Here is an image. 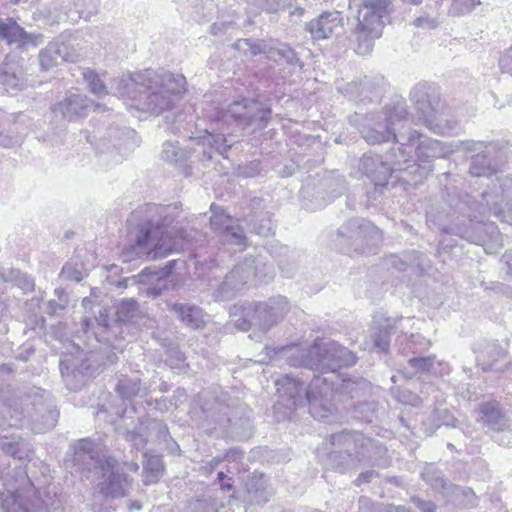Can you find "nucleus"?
I'll return each mask as SVG.
<instances>
[{"label":"nucleus","mask_w":512,"mask_h":512,"mask_svg":"<svg viewBox=\"0 0 512 512\" xmlns=\"http://www.w3.org/2000/svg\"><path fill=\"white\" fill-rule=\"evenodd\" d=\"M61 277L66 280L79 282L83 279V271L82 266H79L77 263L73 264L71 262L66 263L61 270Z\"/></svg>","instance_id":"60"},{"label":"nucleus","mask_w":512,"mask_h":512,"mask_svg":"<svg viewBox=\"0 0 512 512\" xmlns=\"http://www.w3.org/2000/svg\"><path fill=\"white\" fill-rule=\"evenodd\" d=\"M271 113L270 107L265 106L262 102L248 98L234 101L226 109L214 104L204 108L205 117L212 123H215L221 133H208V136L204 139V144L207 143L209 148L203 149L202 160H211L214 152L227 157L226 153L232 144L228 143L224 134L225 126L228 127L233 123L243 130L249 127L253 131L261 130L267 126Z\"/></svg>","instance_id":"4"},{"label":"nucleus","mask_w":512,"mask_h":512,"mask_svg":"<svg viewBox=\"0 0 512 512\" xmlns=\"http://www.w3.org/2000/svg\"><path fill=\"white\" fill-rule=\"evenodd\" d=\"M397 158H401L397 147L389 151L387 160H383L382 156L377 154L365 153L360 159L359 169L375 186L384 187L392 172L399 171L404 174V170L398 169L395 165Z\"/></svg>","instance_id":"23"},{"label":"nucleus","mask_w":512,"mask_h":512,"mask_svg":"<svg viewBox=\"0 0 512 512\" xmlns=\"http://www.w3.org/2000/svg\"><path fill=\"white\" fill-rule=\"evenodd\" d=\"M94 322L97 326V331H94L95 337L99 342L109 343L110 337L106 335L110 329L118 328L119 324L117 321L110 319L109 310L104 307H100L97 315L95 316Z\"/></svg>","instance_id":"46"},{"label":"nucleus","mask_w":512,"mask_h":512,"mask_svg":"<svg viewBox=\"0 0 512 512\" xmlns=\"http://www.w3.org/2000/svg\"><path fill=\"white\" fill-rule=\"evenodd\" d=\"M92 352L77 351L76 355H64L60 359V372L69 390L81 389L97 370Z\"/></svg>","instance_id":"19"},{"label":"nucleus","mask_w":512,"mask_h":512,"mask_svg":"<svg viewBox=\"0 0 512 512\" xmlns=\"http://www.w3.org/2000/svg\"><path fill=\"white\" fill-rule=\"evenodd\" d=\"M0 280L3 282H14L24 292L34 289V280L16 269L0 267Z\"/></svg>","instance_id":"48"},{"label":"nucleus","mask_w":512,"mask_h":512,"mask_svg":"<svg viewBox=\"0 0 512 512\" xmlns=\"http://www.w3.org/2000/svg\"><path fill=\"white\" fill-rule=\"evenodd\" d=\"M273 40H254V39H242L236 43L238 49L244 50L245 53L249 52L250 55L256 56L264 54L269 59L271 53Z\"/></svg>","instance_id":"49"},{"label":"nucleus","mask_w":512,"mask_h":512,"mask_svg":"<svg viewBox=\"0 0 512 512\" xmlns=\"http://www.w3.org/2000/svg\"><path fill=\"white\" fill-rule=\"evenodd\" d=\"M275 271L265 256H247L228 272L217 285L214 297L224 301L235 297L248 284L268 283L273 280Z\"/></svg>","instance_id":"11"},{"label":"nucleus","mask_w":512,"mask_h":512,"mask_svg":"<svg viewBox=\"0 0 512 512\" xmlns=\"http://www.w3.org/2000/svg\"><path fill=\"white\" fill-rule=\"evenodd\" d=\"M404 339L407 341L406 346L403 348V353L420 354L430 346V341L420 334H411L409 338L405 336Z\"/></svg>","instance_id":"56"},{"label":"nucleus","mask_w":512,"mask_h":512,"mask_svg":"<svg viewBox=\"0 0 512 512\" xmlns=\"http://www.w3.org/2000/svg\"><path fill=\"white\" fill-rule=\"evenodd\" d=\"M210 226L220 241L225 244L246 246L247 237L243 228L226 211L216 204L210 206Z\"/></svg>","instance_id":"24"},{"label":"nucleus","mask_w":512,"mask_h":512,"mask_svg":"<svg viewBox=\"0 0 512 512\" xmlns=\"http://www.w3.org/2000/svg\"><path fill=\"white\" fill-rule=\"evenodd\" d=\"M115 391L122 400V405L114 410V414L121 418L127 411V401H131L140 391V379L138 377L121 376L115 386Z\"/></svg>","instance_id":"35"},{"label":"nucleus","mask_w":512,"mask_h":512,"mask_svg":"<svg viewBox=\"0 0 512 512\" xmlns=\"http://www.w3.org/2000/svg\"><path fill=\"white\" fill-rule=\"evenodd\" d=\"M2 451L19 460L30 459L31 444L21 437L4 440L0 444Z\"/></svg>","instance_id":"44"},{"label":"nucleus","mask_w":512,"mask_h":512,"mask_svg":"<svg viewBox=\"0 0 512 512\" xmlns=\"http://www.w3.org/2000/svg\"><path fill=\"white\" fill-rule=\"evenodd\" d=\"M498 63L500 70L503 73H507L512 76V45L504 50L499 58Z\"/></svg>","instance_id":"62"},{"label":"nucleus","mask_w":512,"mask_h":512,"mask_svg":"<svg viewBox=\"0 0 512 512\" xmlns=\"http://www.w3.org/2000/svg\"><path fill=\"white\" fill-rule=\"evenodd\" d=\"M463 149L475 153L471 157L469 173L475 177H490L497 173L502 163L503 147L498 141L462 142Z\"/></svg>","instance_id":"18"},{"label":"nucleus","mask_w":512,"mask_h":512,"mask_svg":"<svg viewBox=\"0 0 512 512\" xmlns=\"http://www.w3.org/2000/svg\"><path fill=\"white\" fill-rule=\"evenodd\" d=\"M334 241L343 253L370 254L376 253L382 234L370 221L352 218L339 227Z\"/></svg>","instance_id":"16"},{"label":"nucleus","mask_w":512,"mask_h":512,"mask_svg":"<svg viewBox=\"0 0 512 512\" xmlns=\"http://www.w3.org/2000/svg\"><path fill=\"white\" fill-rule=\"evenodd\" d=\"M391 395L400 403L415 406L419 402V397L408 389L401 387H391Z\"/></svg>","instance_id":"59"},{"label":"nucleus","mask_w":512,"mask_h":512,"mask_svg":"<svg viewBox=\"0 0 512 512\" xmlns=\"http://www.w3.org/2000/svg\"><path fill=\"white\" fill-rule=\"evenodd\" d=\"M265 356L258 360L260 363H268L272 360H285L293 367H303L315 371L317 356V339L310 346L289 345L281 347H265Z\"/></svg>","instance_id":"22"},{"label":"nucleus","mask_w":512,"mask_h":512,"mask_svg":"<svg viewBox=\"0 0 512 512\" xmlns=\"http://www.w3.org/2000/svg\"><path fill=\"white\" fill-rule=\"evenodd\" d=\"M143 472L145 485L156 483L163 472L164 466L160 455L151 452L144 453Z\"/></svg>","instance_id":"43"},{"label":"nucleus","mask_w":512,"mask_h":512,"mask_svg":"<svg viewBox=\"0 0 512 512\" xmlns=\"http://www.w3.org/2000/svg\"><path fill=\"white\" fill-rule=\"evenodd\" d=\"M335 448L327 455V465L341 474L356 471L363 466H385L387 449L379 441L359 431L342 430L329 437Z\"/></svg>","instance_id":"5"},{"label":"nucleus","mask_w":512,"mask_h":512,"mask_svg":"<svg viewBox=\"0 0 512 512\" xmlns=\"http://www.w3.org/2000/svg\"><path fill=\"white\" fill-rule=\"evenodd\" d=\"M179 215L177 204L147 203L133 211L127 222L134 245L126 248L125 256L129 259L146 255L155 260L176 251L179 244L169 229Z\"/></svg>","instance_id":"3"},{"label":"nucleus","mask_w":512,"mask_h":512,"mask_svg":"<svg viewBox=\"0 0 512 512\" xmlns=\"http://www.w3.org/2000/svg\"><path fill=\"white\" fill-rule=\"evenodd\" d=\"M408 106L405 99L395 98L386 104L381 111L361 114L355 112L349 117L362 138L370 145L393 141L399 146V139L405 136L402 132L408 121Z\"/></svg>","instance_id":"8"},{"label":"nucleus","mask_w":512,"mask_h":512,"mask_svg":"<svg viewBox=\"0 0 512 512\" xmlns=\"http://www.w3.org/2000/svg\"><path fill=\"white\" fill-rule=\"evenodd\" d=\"M275 386L279 397L286 401L287 408L292 409L305 403L307 389L304 382L285 375L275 381Z\"/></svg>","instance_id":"30"},{"label":"nucleus","mask_w":512,"mask_h":512,"mask_svg":"<svg viewBox=\"0 0 512 512\" xmlns=\"http://www.w3.org/2000/svg\"><path fill=\"white\" fill-rule=\"evenodd\" d=\"M367 388V382L363 379L353 381L351 379H342L341 383L333 381L332 378L323 376H314L306 390V400L309 404L311 416L320 421H330L336 412V406L333 403L334 393L336 391L353 393L364 391Z\"/></svg>","instance_id":"14"},{"label":"nucleus","mask_w":512,"mask_h":512,"mask_svg":"<svg viewBox=\"0 0 512 512\" xmlns=\"http://www.w3.org/2000/svg\"><path fill=\"white\" fill-rule=\"evenodd\" d=\"M356 362L357 356L338 342L317 339L315 371L320 372L319 376L332 378L333 381L341 383L343 378L338 370L353 366Z\"/></svg>","instance_id":"17"},{"label":"nucleus","mask_w":512,"mask_h":512,"mask_svg":"<svg viewBox=\"0 0 512 512\" xmlns=\"http://www.w3.org/2000/svg\"><path fill=\"white\" fill-rule=\"evenodd\" d=\"M409 97L418 121L431 132L452 136L461 131L460 122L445 112L440 87L435 83L419 82L411 89Z\"/></svg>","instance_id":"9"},{"label":"nucleus","mask_w":512,"mask_h":512,"mask_svg":"<svg viewBox=\"0 0 512 512\" xmlns=\"http://www.w3.org/2000/svg\"><path fill=\"white\" fill-rule=\"evenodd\" d=\"M422 258V253L418 251H411L404 253L402 256H392L390 258V263L393 267L401 271H406L408 269L423 270Z\"/></svg>","instance_id":"47"},{"label":"nucleus","mask_w":512,"mask_h":512,"mask_svg":"<svg viewBox=\"0 0 512 512\" xmlns=\"http://www.w3.org/2000/svg\"><path fill=\"white\" fill-rule=\"evenodd\" d=\"M91 101L86 95L71 93L52 107L54 114H60L68 121H75L87 115Z\"/></svg>","instance_id":"31"},{"label":"nucleus","mask_w":512,"mask_h":512,"mask_svg":"<svg viewBox=\"0 0 512 512\" xmlns=\"http://www.w3.org/2000/svg\"><path fill=\"white\" fill-rule=\"evenodd\" d=\"M292 0H254L261 9L267 12H278L291 4Z\"/></svg>","instance_id":"61"},{"label":"nucleus","mask_w":512,"mask_h":512,"mask_svg":"<svg viewBox=\"0 0 512 512\" xmlns=\"http://www.w3.org/2000/svg\"><path fill=\"white\" fill-rule=\"evenodd\" d=\"M0 39L6 41L9 45H16L18 48L36 47L43 42L41 34L27 33L12 18L3 19L0 25Z\"/></svg>","instance_id":"29"},{"label":"nucleus","mask_w":512,"mask_h":512,"mask_svg":"<svg viewBox=\"0 0 512 512\" xmlns=\"http://www.w3.org/2000/svg\"><path fill=\"white\" fill-rule=\"evenodd\" d=\"M72 448L73 464L86 478H89L88 473L98 471L107 457H100L97 444L89 438L78 440Z\"/></svg>","instance_id":"26"},{"label":"nucleus","mask_w":512,"mask_h":512,"mask_svg":"<svg viewBox=\"0 0 512 512\" xmlns=\"http://www.w3.org/2000/svg\"><path fill=\"white\" fill-rule=\"evenodd\" d=\"M254 310H250L256 315V328L262 332H267L274 325L280 322L290 310V305L286 297L278 295L269 298L263 302H253Z\"/></svg>","instance_id":"25"},{"label":"nucleus","mask_w":512,"mask_h":512,"mask_svg":"<svg viewBox=\"0 0 512 512\" xmlns=\"http://www.w3.org/2000/svg\"><path fill=\"white\" fill-rule=\"evenodd\" d=\"M397 151L401 158H397L395 165L404 170L405 175L401 179L414 185L421 183L432 172L433 159L442 158L447 153L442 142L414 129H409L399 139Z\"/></svg>","instance_id":"7"},{"label":"nucleus","mask_w":512,"mask_h":512,"mask_svg":"<svg viewBox=\"0 0 512 512\" xmlns=\"http://www.w3.org/2000/svg\"><path fill=\"white\" fill-rule=\"evenodd\" d=\"M344 19L338 11H325L306 24V30L314 40L327 39L343 30Z\"/></svg>","instance_id":"28"},{"label":"nucleus","mask_w":512,"mask_h":512,"mask_svg":"<svg viewBox=\"0 0 512 512\" xmlns=\"http://www.w3.org/2000/svg\"><path fill=\"white\" fill-rule=\"evenodd\" d=\"M385 89V80L382 76H365L359 81H352L345 87V94L349 99L364 102L366 100L378 101Z\"/></svg>","instance_id":"27"},{"label":"nucleus","mask_w":512,"mask_h":512,"mask_svg":"<svg viewBox=\"0 0 512 512\" xmlns=\"http://www.w3.org/2000/svg\"><path fill=\"white\" fill-rule=\"evenodd\" d=\"M397 327V320H395L394 324L392 325L390 324L389 319L386 321L385 325L373 326L369 332L370 342H367V348L378 353L388 352L392 330Z\"/></svg>","instance_id":"36"},{"label":"nucleus","mask_w":512,"mask_h":512,"mask_svg":"<svg viewBox=\"0 0 512 512\" xmlns=\"http://www.w3.org/2000/svg\"><path fill=\"white\" fill-rule=\"evenodd\" d=\"M478 421L492 431H504L510 428V420L497 401L479 404Z\"/></svg>","instance_id":"32"},{"label":"nucleus","mask_w":512,"mask_h":512,"mask_svg":"<svg viewBox=\"0 0 512 512\" xmlns=\"http://www.w3.org/2000/svg\"><path fill=\"white\" fill-rule=\"evenodd\" d=\"M83 76H84L85 81L89 85L90 91L94 95H96L97 97L100 98V97L105 96L108 93L106 86L104 85V83L102 82V80L100 79L98 74H96L94 71L86 70L83 73Z\"/></svg>","instance_id":"58"},{"label":"nucleus","mask_w":512,"mask_h":512,"mask_svg":"<svg viewBox=\"0 0 512 512\" xmlns=\"http://www.w3.org/2000/svg\"><path fill=\"white\" fill-rule=\"evenodd\" d=\"M126 440L131 443L136 450H142L147 444V428L143 423H139L133 430L126 432Z\"/></svg>","instance_id":"55"},{"label":"nucleus","mask_w":512,"mask_h":512,"mask_svg":"<svg viewBox=\"0 0 512 512\" xmlns=\"http://www.w3.org/2000/svg\"><path fill=\"white\" fill-rule=\"evenodd\" d=\"M161 157L163 160L181 167L185 177L191 175V168L186 165V161L189 157L188 152L179 148L177 143L166 141L163 144Z\"/></svg>","instance_id":"42"},{"label":"nucleus","mask_w":512,"mask_h":512,"mask_svg":"<svg viewBox=\"0 0 512 512\" xmlns=\"http://www.w3.org/2000/svg\"><path fill=\"white\" fill-rule=\"evenodd\" d=\"M54 295L56 298L48 301L45 312L50 316H60L69 304V296L63 288H56Z\"/></svg>","instance_id":"50"},{"label":"nucleus","mask_w":512,"mask_h":512,"mask_svg":"<svg viewBox=\"0 0 512 512\" xmlns=\"http://www.w3.org/2000/svg\"><path fill=\"white\" fill-rule=\"evenodd\" d=\"M171 311L184 325L192 329H198L204 323L203 310L196 305L176 302L171 305Z\"/></svg>","instance_id":"37"},{"label":"nucleus","mask_w":512,"mask_h":512,"mask_svg":"<svg viewBox=\"0 0 512 512\" xmlns=\"http://www.w3.org/2000/svg\"><path fill=\"white\" fill-rule=\"evenodd\" d=\"M275 271L265 256H247L228 272L217 285L214 297L224 301L235 297L248 284L268 283L273 280Z\"/></svg>","instance_id":"12"},{"label":"nucleus","mask_w":512,"mask_h":512,"mask_svg":"<svg viewBox=\"0 0 512 512\" xmlns=\"http://www.w3.org/2000/svg\"><path fill=\"white\" fill-rule=\"evenodd\" d=\"M4 491L0 494L2 512H49L39 498L25 467L18 466L3 478Z\"/></svg>","instance_id":"13"},{"label":"nucleus","mask_w":512,"mask_h":512,"mask_svg":"<svg viewBox=\"0 0 512 512\" xmlns=\"http://www.w3.org/2000/svg\"><path fill=\"white\" fill-rule=\"evenodd\" d=\"M139 305L134 299H125L117 307V322H135L139 316Z\"/></svg>","instance_id":"51"},{"label":"nucleus","mask_w":512,"mask_h":512,"mask_svg":"<svg viewBox=\"0 0 512 512\" xmlns=\"http://www.w3.org/2000/svg\"><path fill=\"white\" fill-rule=\"evenodd\" d=\"M408 363L416 371L428 372L434 376H443L450 371L449 364L437 360L435 356L412 357L408 360Z\"/></svg>","instance_id":"40"},{"label":"nucleus","mask_w":512,"mask_h":512,"mask_svg":"<svg viewBox=\"0 0 512 512\" xmlns=\"http://www.w3.org/2000/svg\"><path fill=\"white\" fill-rule=\"evenodd\" d=\"M60 61L74 62L75 57L67 52V46L63 43L53 41L39 53V62L42 70H50L58 65Z\"/></svg>","instance_id":"34"},{"label":"nucleus","mask_w":512,"mask_h":512,"mask_svg":"<svg viewBox=\"0 0 512 512\" xmlns=\"http://www.w3.org/2000/svg\"><path fill=\"white\" fill-rule=\"evenodd\" d=\"M346 190L345 179L340 175L328 174L318 187L306 184L301 190L302 204L311 211L322 209L328 203L342 195Z\"/></svg>","instance_id":"20"},{"label":"nucleus","mask_w":512,"mask_h":512,"mask_svg":"<svg viewBox=\"0 0 512 512\" xmlns=\"http://www.w3.org/2000/svg\"><path fill=\"white\" fill-rule=\"evenodd\" d=\"M357 6V25L352 32L353 41L356 42L355 52L367 55L372 51L374 41L382 36L393 4L392 0H360Z\"/></svg>","instance_id":"10"},{"label":"nucleus","mask_w":512,"mask_h":512,"mask_svg":"<svg viewBox=\"0 0 512 512\" xmlns=\"http://www.w3.org/2000/svg\"><path fill=\"white\" fill-rule=\"evenodd\" d=\"M413 25L418 28L431 30L437 27V21L429 15H422L413 21Z\"/></svg>","instance_id":"64"},{"label":"nucleus","mask_w":512,"mask_h":512,"mask_svg":"<svg viewBox=\"0 0 512 512\" xmlns=\"http://www.w3.org/2000/svg\"><path fill=\"white\" fill-rule=\"evenodd\" d=\"M484 1L485 0H451L449 14L452 16L468 14Z\"/></svg>","instance_id":"57"},{"label":"nucleus","mask_w":512,"mask_h":512,"mask_svg":"<svg viewBox=\"0 0 512 512\" xmlns=\"http://www.w3.org/2000/svg\"><path fill=\"white\" fill-rule=\"evenodd\" d=\"M183 74L164 69H144L123 74L112 81V88L131 106L154 115L172 110L186 92Z\"/></svg>","instance_id":"2"},{"label":"nucleus","mask_w":512,"mask_h":512,"mask_svg":"<svg viewBox=\"0 0 512 512\" xmlns=\"http://www.w3.org/2000/svg\"><path fill=\"white\" fill-rule=\"evenodd\" d=\"M480 196L481 201H477L468 193L447 187L443 196L445 206L426 213L428 226L480 245L487 253L497 252L502 245L499 229L494 222H485L484 218L494 216V206L505 210L512 208V178L498 177Z\"/></svg>","instance_id":"1"},{"label":"nucleus","mask_w":512,"mask_h":512,"mask_svg":"<svg viewBox=\"0 0 512 512\" xmlns=\"http://www.w3.org/2000/svg\"><path fill=\"white\" fill-rule=\"evenodd\" d=\"M22 76V69L17 62L6 59L0 65V85L7 91L21 89Z\"/></svg>","instance_id":"39"},{"label":"nucleus","mask_w":512,"mask_h":512,"mask_svg":"<svg viewBox=\"0 0 512 512\" xmlns=\"http://www.w3.org/2000/svg\"><path fill=\"white\" fill-rule=\"evenodd\" d=\"M203 413L208 426L206 431L210 434L219 428L220 435L239 441L247 440L253 434L250 410L247 407L232 409L229 405L215 402L210 408L203 407Z\"/></svg>","instance_id":"15"},{"label":"nucleus","mask_w":512,"mask_h":512,"mask_svg":"<svg viewBox=\"0 0 512 512\" xmlns=\"http://www.w3.org/2000/svg\"><path fill=\"white\" fill-rule=\"evenodd\" d=\"M245 220L251 232L262 237L274 235L275 225L268 211L251 213L246 216Z\"/></svg>","instance_id":"41"},{"label":"nucleus","mask_w":512,"mask_h":512,"mask_svg":"<svg viewBox=\"0 0 512 512\" xmlns=\"http://www.w3.org/2000/svg\"><path fill=\"white\" fill-rule=\"evenodd\" d=\"M269 59L276 62L286 63L288 65H299L302 67V63L296 52L289 45L277 40H273L272 42Z\"/></svg>","instance_id":"45"},{"label":"nucleus","mask_w":512,"mask_h":512,"mask_svg":"<svg viewBox=\"0 0 512 512\" xmlns=\"http://www.w3.org/2000/svg\"><path fill=\"white\" fill-rule=\"evenodd\" d=\"M241 315L234 320V326L240 331H248L252 327H256V315H253L250 310H254L253 303H243L239 307Z\"/></svg>","instance_id":"53"},{"label":"nucleus","mask_w":512,"mask_h":512,"mask_svg":"<svg viewBox=\"0 0 512 512\" xmlns=\"http://www.w3.org/2000/svg\"><path fill=\"white\" fill-rule=\"evenodd\" d=\"M246 489L250 500L260 505L267 503L273 495V490L268 486L267 479L263 474L251 476L246 482Z\"/></svg>","instance_id":"38"},{"label":"nucleus","mask_w":512,"mask_h":512,"mask_svg":"<svg viewBox=\"0 0 512 512\" xmlns=\"http://www.w3.org/2000/svg\"><path fill=\"white\" fill-rule=\"evenodd\" d=\"M48 396L49 393L40 388L3 396L4 412H0V428L26 426L35 433L52 429L56 425L58 412Z\"/></svg>","instance_id":"6"},{"label":"nucleus","mask_w":512,"mask_h":512,"mask_svg":"<svg viewBox=\"0 0 512 512\" xmlns=\"http://www.w3.org/2000/svg\"><path fill=\"white\" fill-rule=\"evenodd\" d=\"M175 261H169L164 267L156 268V267H147L144 268L141 273L138 275L140 282H145L150 279H166L168 278L174 269Z\"/></svg>","instance_id":"52"},{"label":"nucleus","mask_w":512,"mask_h":512,"mask_svg":"<svg viewBox=\"0 0 512 512\" xmlns=\"http://www.w3.org/2000/svg\"><path fill=\"white\" fill-rule=\"evenodd\" d=\"M95 473H101L102 475V480L98 483V487L103 496L123 498L128 494L132 478L123 472V467L114 457L107 456Z\"/></svg>","instance_id":"21"},{"label":"nucleus","mask_w":512,"mask_h":512,"mask_svg":"<svg viewBox=\"0 0 512 512\" xmlns=\"http://www.w3.org/2000/svg\"><path fill=\"white\" fill-rule=\"evenodd\" d=\"M422 479L434 489L445 487V479L442 472L434 465H426L421 472Z\"/></svg>","instance_id":"54"},{"label":"nucleus","mask_w":512,"mask_h":512,"mask_svg":"<svg viewBox=\"0 0 512 512\" xmlns=\"http://www.w3.org/2000/svg\"><path fill=\"white\" fill-rule=\"evenodd\" d=\"M477 365L484 371H502L507 365L505 351L496 343H486L476 352Z\"/></svg>","instance_id":"33"},{"label":"nucleus","mask_w":512,"mask_h":512,"mask_svg":"<svg viewBox=\"0 0 512 512\" xmlns=\"http://www.w3.org/2000/svg\"><path fill=\"white\" fill-rule=\"evenodd\" d=\"M194 512H218L216 499L208 498L197 500L194 504Z\"/></svg>","instance_id":"63"}]
</instances>
